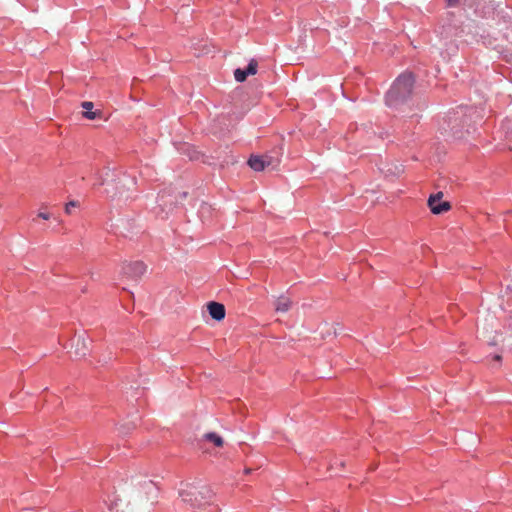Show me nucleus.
Returning <instances> with one entry per match:
<instances>
[{"label": "nucleus", "mask_w": 512, "mask_h": 512, "mask_svg": "<svg viewBox=\"0 0 512 512\" xmlns=\"http://www.w3.org/2000/svg\"><path fill=\"white\" fill-rule=\"evenodd\" d=\"M414 77L411 73L401 74L393 83L386 94V104L397 106L404 102L412 93Z\"/></svg>", "instance_id": "obj_1"}, {"label": "nucleus", "mask_w": 512, "mask_h": 512, "mask_svg": "<svg viewBox=\"0 0 512 512\" xmlns=\"http://www.w3.org/2000/svg\"><path fill=\"white\" fill-rule=\"evenodd\" d=\"M180 496L184 502L190 504L191 506L200 507L211 499L212 492L206 486H190L181 490Z\"/></svg>", "instance_id": "obj_2"}, {"label": "nucleus", "mask_w": 512, "mask_h": 512, "mask_svg": "<svg viewBox=\"0 0 512 512\" xmlns=\"http://www.w3.org/2000/svg\"><path fill=\"white\" fill-rule=\"evenodd\" d=\"M146 265L141 261L124 263L122 272L132 280H139L146 272Z\"/></svg>", "instance_id": "obj_3"}, {"label": "nucleus", "mask_w": 512, "mask_h": 512, "mask_svg": "<svg viewBox=\"0 0 512 512\" xmlns=\"http://www.w3.org/2000/svg\"><path fill=\"white\" fill-rule=\"evenodd\" d=\"M442 197H443L442 192H438L429 197L428 206L432 213L441 214L443 212L450 210V208H451L450 203L447 201H441Z\"/></svg>", "instance_id": "obj_4"}, {"label": "nucleus", "mask_w": 512, "mask_h": 512, "mask_svg": "<svg viewBox=\"0 0 512 512\" xmlns=\"http://www.w3.org/2000/svg\"><path fill=\"white\" fill-rule=\"evenodd\" d=\"M258 63L255 59H252L246 69H236L234 71V77L237 82H244L249 75H255L257 73Z\"/></svg>", "instance_id": "obj_5"}, {"label": "nucleus", "mask_w": 512, "mask_h": 512, "mask_svg": "<svg viewBox=\"0 0 512 512\" xmlns=\"http://www.w3.org/2000/svg\"><path fill=\"white\" fill-rule=\"evenodd\" d=\"M207 309L212 319L221 321L225 318L226 311L223 304L212 301L207 304Z\"/></svg>", "instance_id": "obj_6"}, {"label": "nucleus", "mask_w": 512, "mask_h": 512, "mask_svg": "<svg viewBox=\"0 0 512 512\" xmlns=\"http://www.w3.org/2000/svg\"><path fill=\"white\" fill-rule=\"evenodd\" d=\"M248 164L254 171H263L266 167L271 166V162H266L263 156H251Z\"/></svg>", "instance_id": "obj_7"}, {"label": "nucleus", "mask_w": 512, "mask_h": 512, "mask_svg": "<svg viewBox=\"0 0 512 512\" xmlns=\"http://www.w3.org/2000/svg\"><path fill=\"white\" fill-rule=\"evenodd\" d=\"M291 300L286 296H280L275 302V309L277 312H287L291 307Z\"/></svg>", "instance_id": "obj_8"}, {"label": "nucleus", "mask_w": 512, "mask_h": 512, "mask_svg": "<svg viewBox=\"0 0 512 512\" xmlns=\"http://www.w3.org/2000/svg\"><path fill=\"white\" fill-rule=\"evenodd\" d=\"M320 334L323 338H326V337H329V336H332V335H336L337 334V329H336V324H330V323H324L320 326Z\"/></svg>", "instance_id": "obj_9"}, {"label": "nucleus", "mask_w": 512, "mask_h": 512, "mask_svg": "<svg viewBox=\"0 0 512 512\" xmlns=\"http://www.w3.org/2000/svg\"><path fill=\"white\" fill-rule=\"evenodd\" d=\"M204 439L213 443L216 447H222L224 445L223 438L215 432L206 433Z\"/></svg>", "instance_id": "obj_10"}, {"label": "nucleus", "mask_w": 512, "mask_h": 512, "mask_svg": "<svg viewBox=\"0 0 512 512\" xmlns=\"http://www.w3.org/2000/svg\"><path fill=\"white\" fill-rule=\"evenodd\" d=\"M79 203L77 201H70L65 205V212L67 214L72 213V208L78 207Z\"/></svg>", "instance_id": "obj_11"}, {"label": "nucleus", "mask_w": 512, "mask_h": 512, "mask_svg": "<svg viewBox=\"0 0 512 512\" xmlns=\"http://www.w3.org/2000/svg\"><path fill=\"white\" fill-rule=\"evenodd\" d=\"M97 114H98L97 112H92L91 110H89V111H85L83 113V116L87 119L93 120L97 117Z\"/></svg>", "instance_id": "obj_12"}, {"label": "nucleus", "mask_w": 512, "mask_h": 512, "mask_svg": "<svg viewBox=\"0 0 512 512\" xmlns=\"http://www.w3.org/2000/svg\"><path fill=\"white\" fill-rule=\"evenodd\" d=\"M133 428H134V425H129V426L121 425L118 430L121 434H127Z\"/></svg>", "instance_id": "obj_13"}, {"label": "nucleus", "mask_w": 512, "mask_h": 512, "mask_svg": "<svg viewBox=\"0 0 512 512\" xmlns=\"http://www.w3.org/2000/svg\"><path fill=\"white\" fill-rule=\"evenodd\" d=\"M451 132H452L454 137H456V138H463V133L461 131H459L458 129H456V126H453L451 128Z\"/></svg>", "instance_id": "obj_14"}, {"label": "nucleus", "mask_w": 512, "mask_h": 512, "mask_svg": "<svg viewBox=\"0 0 512 512\" xmlns=\"http://www.w3.org/2000/svg\"><path fill=\"white\" fill-rule=\"evenodd\" d=\"M81 106L86 111H89V110H91L94 107V104L92 102H90V101H85V102H82Z\"/></svg>", "instance_id": "obj_15"}, {"label": "nucleus", "mask_w": 512, "mask_h": 512, "mask_svg": "<svg viewBox=\"0 0 512 512\" xmlns=\"http://www.w3.org/2000/svg\"><path fill=\"white\" fill-rule=\"evenodd\" d=\"M38 217H40V218H42L44 220H48V219H50L51 216H50L49 213L41 211V212L38 213Z\"/></svg>", "instance_id": "obj_16"}, {"label": "nucleus", "mask_w": 512, "mask_h": 512, "mask_svg": "<svg viewBox=\"0 0 512 512\" xmlns=\"http://www.w3.org/2000/svg\"><path fill=\"white\" fill-rule=\"evenodd\" d=\"M81 344L82 346V349L85 350L87 347H86V342L84 339H78L77 340V346H79Z\"/></svg>", "instance_id": "obj_17"}, {"label": "nucleus", "mask_w": 512, "mask_h": 512, "mask_svg": "<svg viewBox=\"0 0 512 512\" xmlns=\"http://www.w3.org/2000/svg\"><path fill=\"white\" fill-rule=\"evenodd\" d=\"M146 489H147V490H149V491L154 490V486H153V484H152L151 482H148V483L146 484Z\"/></svg>", "instance_id": "obj_18"}, {"label": "nucleus", "mask_w": 512, "mask_h": 512, "mask_svg": "<svg viewBox=\"0 0 512 512\" xmlns=\"http://www.w3.org/2000/svg\"><path fill=\"white\" fill-rule=\"evenodd\" d=\"M266 159V162H271V165L273 164V158L270 156H263Z\"/></svg>", "instance_id": "obj_19"}, {"label": "nucleus", "mask_w": 512, "mask_h": 512, "mask_svg": "<svg viewBox=\"0 0 512 512\" xmlns=\"http://www.w3.org/2000/svg\"><path fill=\"white\" fill-rule=\"evenodd\" d=\"M451 5L455 4L458 0H447Z\"/></svg>", "instance_id": "obj_20"}, {"label": "nucleus", "mask_w": 512, "mask_h": 512, "mask_svg": "<svg viewBox=\"0 0 512 512\" xmlns=\"http://www.w3.org/2000/svg\"><path fill=\"white\" fill-rule=\"evenodd\" d=\"M494 359H495V360H497V361H500V360H501V356H500V355H496V356L494 357Z\"/></svg>", "instance_id": "obj_21"}, {"label": "nucleus", "mask_w": 512, "mask_h": 512, "mask_svg": "<svg viewBox=\"0 0 512 512\" xmlns=\"http://www.w3.org/2000/svg\"><path fill=\"white\" fill-rule=\"evenodd\" d=\"M244 472H245L246 474H249V473H251V469H250V468H247V469H245V471H244Z\"/></svg>", "instance_id": "obj_22"}]
</instances>
